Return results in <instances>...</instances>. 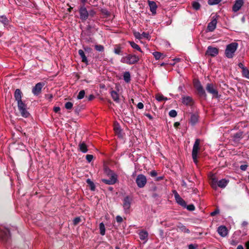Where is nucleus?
I'll return each instance as SVG.
<instances>
[{
    "label": "nucleus",
    "mask_w": 249,
    "mask_h": 249,
    "mask_svg": "<svg viewBox=\"0 0 249 249\" xmlns=\"http://www.w3.org/2000/svg\"><path fill=\"white\" fill-rule=\"evenodd\" d=\"M238 47V44L236 42H232L227 45L225 51V55L226 57L228 58H233Z\"/></svg>",
    "instance_id": "nucleus-1"
},
{
    "label": "nucleus",
    "mask_w": 249,
    "mask_h": 249,
    "mask_svg": "<svg viewBox=\"0 0 249 249\" xmlns=\"http://www.w3.org/2000/svg\"><path fill=\"white\" fill-rule=\"evenodd\" d=\"M139 61V58L135 54H129L121 58V62L129 65L135 64Z\"/></svg>",
    "instance_id": "nucleus-2"
},
{
    "label": "nucleus",
    "mask_w": 249,
    "mask_h": 249,
    "mask_svg": "<svg viewBox=\"0 0 249 249\" xmlns=\"http://www.w3.org/2000/svg\"><path fill=\"white\" fill-rule=\"evenodd\" d=\"M194 85L195 88L197 90L198 95L205 99L207 97V94L206 92L203 89L200 82L198 80H194Z\"/></svg>",
    "instance_id": "nucleus-3"
},
{
    "label": "nucleus",
    "mask_w": 249,
    "mask_h": 249,
    "mask_svg": "<svg viewBox=\"0 0 249 249\" xmlns=\"http://www.w3.org/2000/svg\"><path fill=\"white\" fill-rule=\"evenodd\" d=\"M199 144H200V140L197 139L196 140V141L194 144L193 150H192V158L194 162L197 164V154L198 151L199 150Z\"/></svg>",
    "instance_id": "nucleus-4"
},
{
    "label": "nucleus",
    "mask_w": 249,
    "mask_h": 249,
    "mask_svg": "<svg viewBox=\"0 0 249 249\" xmlns=\"http://www.w3.org/2000/svg\"><path fill=\"white\" fill-rule=\"evenodd\" d=\"M18 107L22 117L27 118L30 115V113L27 110V105L22 101L18 103Z\"/></svg>",
    "instance_id": "nucleus-5"
},
{
    "label": "nucleus",
    "mask_w": 249,
    "mask_h": 249,
    "mask_svg": "<svg viewBox=\"0 0 249 249\" xmlns=\"http://www.w3.org/2000/svg\"><path fill=\"white\" fill-rule=\"evenodd\" d=\"M80 18L82 21H86L89 18V11L85 5H80L79 8Z\"/></svg>",
    "instance_id": "nucleus-6"
},
{
    "label": "nucleus",
    "mask_w": 249,
    "mask_h": 249,
    "mask_svg": "<svg viewBox=\"0 0 249 249\" xmlns=\"http://www.w3.org/2000/svg\"><path fill=\"white\" fill-rule=\"evenodd\" d=\"M206 89L207 92L213 95V97L218 98L219 95L218 92L212 83H208L206 85Z\"/></svg>",
    "instance_id": "nucleus-7"
},
{
    "label": "nucleus",
    "mask_w": 249,
    "mask_h": 249,
    "mask_svg": "<svg viewBox=\"0 0 249 249\" xmlns=\"http://www.w3.org/2000/svg\"><path fill=\"white\" fill-rule=\"evenodd\" d=\"M136 182L138 187L142 188L144 187L147 183L146 177L142 174H139L136 179Z\"/></svg>",
    "instance_id": "nucleus-8"
},
{
    "label": "nucleus",
    "mask_w": 249,
    "mask_h": 249,
    "mask_svg": "<svg viewBox=\"0 0 249 249\" xmlns=\"http://www.w3.org/2000/svg\"><path fill=\"white\" fill-rule=\"evenodd\" d=\"M131 201L132 199L129 196H126L123 199V207L126 213L129 212Z\"/></svg>",
    "instance_id": "nucleus-9"
},
{
    "label": "nucleus",
    "mask_w": 249,
    "mask_h": 249,
    "mask_svg": "<svg viewBox=\"0 0 249 249\" xmlns=\"http://www.w3.org/2000/svg\"><path fill=\"white\" fill-rule=\"evenodd\" d=\"M217 16H213L211 21L208 23L207 28V30L208 32H213L216 28L217 23Z\"/></svg>",
    "instance_id": "nucleus-10"
},
{
    "label": "nucleus",
    "mask_w": 249,
    "mask_h": 249,
    "mask_svg": "<svg viewBox=\"0 0 249 249\" xmlns=\"http://www.w3.org/2000/svg\"><path fill=\"white\" fill-rule=\"evenodd\" d=\"M172 192L174 195L177 203L184 208L187 207L185 201L180 196L178 192L175 190H173Z\"/></svg>",
    "instance_id": "nucleus-11"
},
{
    "label": "nucleus",
    "mask_w": 249,
    "mask_h": 249,
    "mask_svg": "<svg viewBox=\"0 0 249 249\" xmlns=\"http://www.w3.org/2000/svg\"><path fill=\"white\" fill-rule=\"evenodd\" d=\"M117 181V175L115 173L111 174V177L108 179H102V181L106 184H114Z\"/></svg>",
    "instance_id": "nucleus-12"
},
{
    "label": "nucleus",
    "mask_w": 249,
    "mask_h": 249,
    "mask_svg": "<svg viewBox=\"0 0 249 249\" xmlns=\"http://www.w3.org/2000/svg\"><path fill=\"white\" fill-rule=\"evenodd\" d=\"M44 86V83L39 82L37 83L32 89V92L35 95H38L41 93V89Z\"/></svg>",
    "instance_id": "nucleus-13"
},
{
    "label": "nucleus",
    "mask_w": 249,
    "mask_h": 249,
    "mask_svg": "<svg viewBox=\"0 0 249 249\" xmlns=\"http://www.w3.org/2000/svg\"><path fill=\"white\" fill-rule=\"evenodd\" d=\"M199 116L197 112H195L194 113H191L190 119L189 121V124L194 126L196 125L198 122Z\"/></svg>",
    "instance_id": "nucleus-14"
},
{
    "label": "nucleus",
    "mask_w": 249,
    "mask_h": 249,
    "mask_svg": "<svg viewBox=\"0 0 249 249\" xmlns=\"http://www.w3.org/2000/svg\"><path fill=\"white\" fill-rule=\"evenodd\" d=\"M218 53V50L216 48L209 46L208 47L206 54L211 56H215Z\"/></svg>",
    "instance_id": "nucleus-15"
},
{
    "label": "nucleus",
    "mask_w": 249,
    "mask_h": 249,
    "mask_svg": "<svg viewBox=\"0 0 249 249\" xmlns=\"http://www.w3.org/2000/svg\"><path fill=\"white\" fill-rule=\"evenodd\" d=\"M243 4V0H236L232 6V11L234 12H237L240 9Z\"/></svg>",
    "instance_id": "nucleus-16"
},
{
    "label": "nucleus",
    "mask_w": 249,
    "mask_h": 249,
    "mask_svg": "<svg viewBox=\"0 0 249 249\" xmlns=\"http://www.w3.org/2000/svg\"><path fill=\"white\" fill-rule=\"evenodd\" d=\"M218 234L222 237H225L228 233L227 228L225 226H220L217 228V230Z\"/></svg>",
    "instance_id": "nucleus-17"
},
{
    "label": "nucleus",
    "mask_w": 249,
    "mask_h": 249,
    "mask_svg": "<svg viewBox=\"0 0 249 249\" xmlns=\"http://www.w3.org/2000/svg\"><path fill=\"white\" fill-rule=\"evenodd\" d=\"M148 3L152 15H155L156 14V10L157 8V5L156 2L153 1L148 0Z\"/></svg>",
    "instance_id": "nucleus-18"
},
{
    "label": "nucleus",
    "mask_w": 249,
    "mask_h": 249,
    "mask_svg": "<svg viewBox=\"0 0 249 249\" xmlns=\"http://www.w3.org/2000/svg\"><path fill=\"white\" fill-rule=\"evenodd\" d=\"M22 95V93L19 89H17L15 90L14 93V97L15 100L17 101L18 103L22 101L21 100Z\"/></svg>",
    "instance_id": "nucleus-19"
},
{
    "label": "nucleus",
    "mask_w": 249,
    "mask_h": 249,
    "mask_svg": "<svg viewBox=\"0 0 249 249\" xmlns=\"http://www.w3.org/2000/svg\"><path fill=\"white\" fill-rule=\"evenodd\" d=\"M229 180L225 178L222 179L217 182V186L221 188H224L227 185Z\"/></svg>",
    "instance_id": "nucleus-20"
},
{
    "label": "nucleus",
    "mask_w": 249,
    "mask_h": 249,
    "mask_svg": "<svg viewBox=\"0 0 249 249\" xmlns=\"http://www.w3.org/2000/svg\"><path fill=\"white\" fill-rule=\"evenodd\" d=\"M78 53L82 58V62L86 64H88V61L84 51L82 50H79L78 51Z\"/></svg>",
    "instance_id": "nucleus-21"
},
{
    "label": "nucleus",
    "mask_w": 249,
    "mask_h": 249,
    "mask_svg": "<svg viewBox=\"0 0 249 249\" xmlns=\"http://www.w3.org/2000/svg\"><path fill=\"white\" fill-rule=\"evenodd\" d=\"M114 53L118 55H122V47L120 44L115 45L114 48Z\"/></svg>",
    "instance_id": "nucleus-22"
},
{
    "label": "nucleus",
    "mask_w": 249,
    "mask_h": 249,
    "mask_svg": "<svg viewBox=\"0 0 249 249\" xmlns=\"http://www.w3.org/2000/svg\"><path fill=\"white\" fill-rule=\"evenodd\" d=\"M79 148L80 151L83 153H86L88 151L87 146L84 142H80L79 144Z\"/></svg>",
    "instance_id": "nucleus-23"
},
{
    "label": "nucleus",
    "mask_w": 249,
    "mask_h": 249,
    "mask_svg": "<svg viewBox=\"0 0 249 249\" xmlns=\"http://www.w3.org/2000/svg\"><path fill=\"white\" fill-rule=\"evenodd\" d=\"M153 55L156 60H159L160 59H163L165 55L163 53L159 52H155L153 53Z\"/></svg>",
    "instance_id": "nucleus-24"
},
{
    "label": "nucleus",
    "mask_w": 249,
    "mask_h": 249,
    "mask_svg": "<svg viewBox=\"0 0 249 249\" xmlns=\"http://www.w3.org/2000/svg\"><path fill=\"white\" fill-rule=\"evenodd\" d=\"M111 96L114 101L118 103L119 102V95L117 92L114 90L110 92Z\"/></svg>",
    "instance_id": "nucleus-25"
},
{
    "label": "nucleus",
    "mask_w": 249,
    "mask_h": 249,
    "mask_svg": "<svg viewBox=\"0 0 249 249\" xmlns=\"http://www.w3.org/2000/svg\"><path fill=\"white\" fill-rule=\"evenodd\" d=\"M148 235V232L146 231H142L139 233L140 238L142 240H146Z\"/></svg>",
    "instance_id": "nucleus-26"
},
{
    "label": "nucleus",
    "mask_w": 249,
    "mask_h": 249,
    "mask_svg": "<svg viewBox=\"0 0 249 249\" xmlns=\"http://www.w3.org/2000/svg\"><path fill=\"white\" fill-rule=\"evenodd\" d=\"M129 43L130 44L131 47H132L133 49H135L141 53L142 52L140 46L134 42L129 41Z\"/></svg>",
    "instance_id": "nucleus-27"
},
{
    "label": "nucleus",
    "mask_w": 249,
    "mask_h": 249,
    "mask_svg": "<svg viewBox=\"0 0 249 249\" xmlns=\"http://www.w3.org/2000/svg\"><path fill=\"white\" fill-rule=\"evenodd\" d=\"M100 233L102 235H104L106 232V228L104 224L102 222L99 224Z\"/></svg>",
    "instance_id": "nucleus-28"
},
{
    "label": "nucleus",
    "mask_w": 249,
    "mask_h": 249,
    "mask_svg": "<svg viewBox=\"0 0 249 249\" xmlns=\"http://www.w3.org/2000/svg\"><path fill=\"white\" fill-rule=\"evenodd\" d=\"M124 79L126 83L130 81V74L129 71H125L124 73Z\"/></svg>",
    "instance_id": "nucleus-29"
},
{
    "label": "nucleus",
    "mask_w": 249,
    "mask_h": 249,
    "mask_svg": "<svg viewBox=\"0 0 249 249\" xmlns=\"http://www.w3.org/2000/svg\"><path fill=\"white\" fill-rule=\"evenodd\" d=\"M9 20L8 18L4 16L0 17V22L2 23L4 25H6L8 24Z\"/></svg>",
    "instance_id": "nucleus-30"
},
{
    "label": "nucleus",
    "mask_w": 249,
    "mask_h": 249,
    "mask_svg": "<svg viewBox=\"0 0 249 249\" xmlns=\"http://www.w3.org/2000/svg\"><path fill=\"white\" fill-rule=\"evenodd\" d=\"M192 6L194 9L198 10L200 9V4L199 3L196 1H193L192 3Z\"/></svg>",
    "instance_id": "nucleus-31"
},
{
    "label": "nucleus",
    "mask_w": 249,
    "mask_h": 249,
    "mask_svg": "<svg viewBox=\"0 0 249 249\" xmlns=\"http://www.w3.org/2000/svg\"><path fill=\"white\" fill-rule=\"evenodd\" d=\"M114 130L116 134H117L118 135L121 134V129L120 126L118 124H114Z\"/></svg>",
    "instance_id": "nucleus-32"
},
{
    "label": "nucleus",
    "mask_w": 249,
    "mask_h": 249,
    "mask_svg": "<svg viewBox=\"0 0 249 249\" xmlns=\"http://www.w3.org/2000/svg\"><path fill=\"white\" fill-rule=\"evenodd\" d=\"M242 72L243 77L249 79V70L247 68L244 69V70L242 71Z\"/></svg>",
    "instance_id": "nucleus-33"
},
{
    "label": "nucleus",
    "mask_w": 249,
    "mask_h": 249,
    "mask_svg": "<svg viewBox=\"0 0 249 249\" xmlns=\"http://www.w3.org/2000/svg\"><path fill=\"white\" fill-rule=\"evenodd\" d=\"M222 0H208V3L210 5H213L218 4Z\"/></svg>",
    "instance_id": "nucleus-34"
},
{
    "label": "nucleus",
    "mask_w": 249,
    "mask_h": 249,
    "mask_svg": "<svg viewBox=\"0 0 249 249\" xmlns=\"http://www.w3.org/2000/svg\"><path fill=\"white\" fill-rule=\"evenodd\" d=\"M156 98L159 102L167 100V98L166 97H165L162 95L160 94L156 95Z\"/></svg>",
    "instance_id": "nucleus-35"
},
{
    "label": "nucleus",
    "mask_w": 249,
    "mask_h": 249,
    "mask_svg": "<svg viewBox=\"0 0 249 249\" xmlns=\"http://www.w3.org/2000/svg\"><path fill=\"white\" fill-rule=\"evenodd\" d=\"M94 48L98 52H102L104 51V47L102 45H95Z\"/></svg>",
    "instance_id": "nucleus-36"
},
{
    "label": "nucleus",
    "mask_w": 249,
    "mask_h": 249,
    "mask_svg": "<svg viewBox=\"0 0 249 249\" xmlns=\"http://www.w3.org/2000/svg\"><path fill=\"white\" fill-rule=\"evenodd\" d=\"M87 182L89 185L91 190L94 191L95 188L94 183L90 179H88Z\"/></svg>",
    "instance_id": "nucleus-37"
},
{
    "label": "nucleus",
    "mask_w": 249,
    "mask_h": 249,
    "mask_svg": "<svg viewBox=\"0 0 249 249\" xmlns=\"http://www.w3.org/2000/svg\"><path fill=\"white\" fill-rule=\"evenodd\" d=\"M85 94V92L84 90H81L77 96V99H82L84 97Z\"/></svg>",
    "instance_id": "nucleus-38"
},
{
    "label": "nucleus",
    "mask_w": 249,
    "mask_h": 249,
    "mask_svg": "<svg viewBox=\"0 0 249 249\" xmlns=\"http://www.w3.org/2000/svg\"><path fill=\"white\" fill-rule=\"evenodd\" d=\"M217 185V180L215 178H212V187L216 189Z\"/></svg>",
    "instance_id": "nucleus-39"
},
{
    "label": "nucleus",
    "mask_w": 249,
    "mask_h": 249,
    "mask_svg": "<svg viewBox=\"0 0 249 249\" xmlns=\"http://www.w3.org/2000/svg\"><path fill=\"white\" fill-rule=\"evenodd\" d=\"M73 104L71 102H68L65 105V107L67 109H71L72 108Z\"/></svg>",
    "instance_id": "nucleus-40"
},
{
    "label": "nucleus",
    "mask_w": 249,
    "mask_h": 249,
    "mask_svg": "<svg viewBox=\"0 0 249 249\" xmlns=\"http://www.w3.org/2000/svg\"><path fill=\"white\" fill-rule=\"evenodd\" d=\"M169 115L171 117H175L177 115V112L175 110H171L169 113Z\"/></svg>",
    "instance_id": "nucleus-41"
},
{
    "label": "nucleus",
    "mask_w": 249,
    "mask_h": 249,
    "mask_svg": "<svg viewBox=\"0 0 249 249\" xmlns=\"http://www.w3.org/2000/svg\"><path fill=\"white\" fill-rule=\"evenodd\" d=\"M81 218L80 217H75L73 220V224L74 225H77L80 221Z\"/></svg>",
    "instance_id": "nucleus-42"
},
{
    "label": "nucleus",
    "mask_w": 249,
    "mask_h": 249,
    "mask_svg": "<svg viewBox=\"0 0 249 249\" xmlns=\"http://www.w3.org/2000/svg\"><path fill=\"white\" fill-rule=\"evenodd\" d=\"M96 14V11L93 9L89 10V17H93Z\"/></svg>",
    "instance_id": "nucleus-43"
},
{
    "label": "nucleus",
    "mask_w": 249,
    "mask_h": 249,
    "mask_svg": "<svg viewBox=\"0 0 249 249\" xmlns=\"http://www.w3.org/2000/svg\"><path fill=\"white\" fill-rule=\"evenodd\" d=\"M195 210V206L192 204H188V211H193Z\"/></svg>",
    "instance_id": "nucleus-44"
},
{
    "label": "nucleus",
    "mask_w": 249,
    "mask_h": 249,
    "mask_svg": "<svg viewBox=\"0 0 249 249\" xmlns=\"http://www.w3.org/2000/svg\"><path fill=\"white\" fill-rule=\"evenodd\" d=\"M86 160L89 162H90L92 161L93 158V156L92 155H87L86 156Z\"/></svg>",
    "instance_id": "nucleus-45"
},
{
    "label": "nucleus",
    "mask_w": 249,
    "mask_h": 249,
    "mask_svg": "<svg viewBox=\"0 0 249 249\" xmlns=\"http://www.w3.org/2000/svg\"><path fill=\"white\" fill-rule=\"evenodd\" d=\"M198 245L196 244H190L188 246V249H197Z\"/></svg>",
    "instance_id": "nucleus-46"
},
{
    "label": "nucleus",
    "mask_w": 249,
    "mask_h": 249,
    "mask_svg": "<svg viewBox=\"0 0 249 249\" xmlns=\"http://www.w3.org/2000/svg\"><path fill=\"white\" fill-rule=\"evenodd\" d=\"M134 35L135 37L138 39L142 38V35L139 32H134Z\"/></svg>",
    "instance_id": "nucleus-47"
},
{
    "label": "nucleus",
    "mask_w": 249,
    "mask_h": 249,
    "mask_svg": "<svg viewBox=\"0 0 249 249\" xmlns=\"http://www.w3.org/2000/svg\"><path fill=\"white\" fill-rule=\"evenodd\" d=\"M219 213V210L218 209H216L214 211L211 213L210 215L212 216L215 215L216 214Z\"/></svg>",
    "instance_id": "nucleus-48"
},
{
    "label": "nucleus",
    "mask_w": 249,
    "mask_h": 249,
    "mask_svg": "<svg viewBox=\"0 0 249 249\" xmlns=\"http://www.w3.org/2000/svg\"><path fill=\"white\" fill-rule=\"evenodd\" d=\"M141 35L142 38H148L149 37V34L146 32H143Z\"/></svg>",
    "instance_id": "nucleus-49"
},
{
    "label": "nucleus",
    "mask_w": 249,
    "mask_h": 249,
    "mask_svg": "<svg viewBox=\"0 0 249 249\" xmlns=\"http://www.w3.org/2000/svg\"><path fill=\"white\" fill-rule=\"evenodd\" d=\"M238 243V242L237 240L232 239L230 241V244L232 246H236Z\"/></svg>",
    "instance_id": "nucleus-50"
},
{
    "label": "nucleus",
    "mask_w": 249,
    "mask_h": 249,
    "mask_svg": "<svg viewBox=\"0 0 249 249\" xmlns=\"http://www.w3.org/2000/svg\"><path fill=\"white\" fill-rule=\"evenodd\" d=\"M116 220L117 221V222L118 223H121L123 222V218L120 216V215H117L116 217Z\"/></svg>",
    "instance_id": "nucleus-51"
},
{
    "label": "nucleus",
    "mask_w": 249,
    "mask_h": 249,
    "mask_svg": "<svg viewBox=\"0 0 249 249\" xmlns=\"http://www.w3.org/2000/svg\"><path fill=\"white\" fill-rule=\"evenodd\" d=\"M248 168V165L246 164L241 165L240 166V169L242 171H246Z\"/></svg>",
    "instance_id": "nucleus-52"
},
{
    "label": "nucleus",
    "mask_w": 249,
    "mask_h": 249,
    "mask_svg": "<svg viewBox=\"0 0 249 249\" xmlns=\"http://www.w3.org/2000/svg\"><path fill=\"white\" fill-rule=\"evenodd\" d=\"M81 110V107H79V106H77L76 107H75V109H74V111L75 112V113L76 114H79V112Z\"/></svg>",
    "instance_id": "nucleus-53"
},
{
    "label": "nucleus",
    "mask_w": 249,
    "mask_h": 249,
    "mask_svg": "<svg viewBox=\"0 0 249 249\" xmlns=\"http://www.w3.org/2000/svg\"><path fill=\"white\" fill-rule=\"evenodd\" d=\"M150 175L151 177H156L157 175V173L155 170H152L151 171Z\"/></svg>",
    "instance_id": "nucleus-54"
},
{
    "label": "nucleus",
    "mask_w": 249,
    "mask_h": 249,
    "mask_svg": "<svg viewBox=\"0 0 249 249\" xmlns=\"http://www.w3.org/2000/svg\"><path fill=\"white\" fill-rule=\"evenodd\" d=\"M193 103V99L189 96H188V106L190 105H192V103Z\"/></svg>",
    "instance_id": "nucleus-55"
},
{
    "label": "nucleus",
    "mask_w": 249,
    "mask_h": 249,
    "mask_svg": "<svg viewBox=\"0 0 249 249\" xmlns=\"http://www.w3.org/2000/svg\"><path fill=\"white\" fill-rule=\"evenodd\" d=\"M137 107L139 109H142L143 108V104L141 102L139 103L137 105Z\"/></svg>",
    "instance_id": "nucleus-56"
},
{
    "label": "nucleus",
    "mask_w": 249,
    "mask_h": 249,
    "mask_svg": "<svg viewBox=\"0 0 249 249\" xmlns=\"http://www.w3.org/2000/svg\"><path fill=\"white\" fill-rule=\"evenodd\" d=\"M238 67H239L240 68H241V69L242 70V71H243V70H244V69H246V67H245L244 66V64H243L242 63H241V62H240V63H239L238 64Z\"/></svg>",
    "instance_id": "nucleus-57"
},
{
    "label": "nucleus",
    "mask_w": 249,
    "mask_h": 249,
    "mask_svg": "<svg viewBox=\"0 0 249 249\" xmlns=\"http://www.w3.org/2000/svg\"><path fill=\"white\" fill-rule=\"evenodd\" d=\"M60 110V108L59 107H55L53 108V111L54 112H58Z\"/></svg>",
    "instance_id": "nucleus-58"
},
{
    "label": "nucleus",
    "mask_w": 249,
    "mask_h": 249,
    "mask_svg": "<svg viewBox=\"0 0 249 249\" xmlns=\"http://www.w3.org/2000/svg\"><path fill=\"white\" fill-rule=\"evenodd\" d=\"M145 115L150 120L153 119V117L149 113L145 114Z\"/></svg>",
    "instance_id": "nucleus-59"
},
{
    "label": "nucleus",
    "mask_w": 249,
    "mask_h": 249,
    "mask_svg": "<svg viewBox=\"0 0 249 249\" xmlns=\"http://www.w3.org/2000/svg\"><path fill=\"white\" fill-rule=\"evenodd\" d=\"M94 95H93L91 94V95H90L89 96V97H88V99H89V101H91V100H92V99H94Z\"/></svg>",
    "instance_id": "nucleus-60"
},
{
    "label": "nucleus",
    "mask_w": 249,
    "mask_h": 249,
    "mask_svg": "<svg viewBox=\"0 0 249 249\" xmlns=\"http://www.w3.org/2000/svg\"><path fill=\"white\" fill-rule=\"evenodd\" d=\"M87 0H81L82 4L80 5H85V3L87 2Z\"/></svg>",
    "instance_id": "nucleus-61"
},
{
    "label": "nucleus",
    "mask_w": 249,
    "mask_h": 249,
    "mask_svg": "<svg viewBox=\"0 0 249 249\" xmlns=\"http://www.w3.org/2000/svg\"><path fill=\"white\" fill-rule=\"evenodd\" d=\"M180 125V123L179 122H176L174 124V126L175 127H178Z\"/></svg>",
    "instance_id": "nucleus-62"
},
{
    "label": "nucleus",
    "mask_w": 249,
    "mask_h": 249,
    "mask_svg": "<svg viewBox=\"0 0 249 249\" xmlns=\"http://www.w3.org/2000/svg\"><path fill=\"white\" fill-rule=\"evenodd\" d=\"M236 249H244L242 245H239L237 246Z\"/></svg>",
    "instance_id": "nucleus-63"
},
{
    "label": "nucleus",
    "mask_w": 249,
    "mask_h": 249,
    "mask_svg": "<svg viewBox=\"0 0 249 249\" xmlns=\"http://www.w3.org/2000/svg\"><path fill=\"white\" fill-rule=\"evenodd\" d=\"M246 247H247V249H249V241H248V242H247L246 243Z\"/></svg>",
    "instance_id": "nucleus-64"
}]
</instances>
